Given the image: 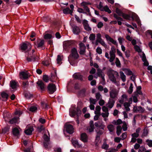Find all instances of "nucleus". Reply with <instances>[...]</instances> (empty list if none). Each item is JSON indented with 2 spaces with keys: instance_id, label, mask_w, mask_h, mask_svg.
I'll list each match as a JSON object with an SVG mask.
<instances>
[{
  "instance_id": "nucleus-19",
  "label": "nucleus",
  "mask_w": 152,
  "mask_h": 152,
  "mask_svg": "<svg viewBox=\"0 0 152 152\" xmlns=\"http://www.w3.org/2000/svg\"><path fill=\"white\" fill-rule=\"evenodd\" d=\"M94 122L93 121H91L89 122V128L88 129V130L91 133L94 131Z\"/></svg>"
},
{
  "instance_id": "nucleus-45",
  "label": "nucleus",
  "mask_w": 152,
  "mask_h": 152,
  "mask_svg": "<svg viewBox=\"0 0 152 152\" xmlns=\"http://www.w3.org/2000/svg\"><path fill=\"white\" fill-rule=\"evenodd\" d=\"M37 129L38 132H41L42 131L44 130L45 128L43 125H41L40 126H38Z\"/></svg>"
},
{
  "instance_id": "nucleus-44",
  "label": "nucleus",
  "mask_w": 152,
  "mask_h": 152,
  "mask_svg": "<svg viewBox=\"0 0 152 152\" xmlns=\"http://www.w3.org/2000/svg\"><path fill=\"white\" fill-rule=\"evenodd\" d=\"M10 129V127L6 126L2 129L3 132L4 133H6L7 132H9Z\"/></svg>"
},
{
  "instance_id": "nucleus-46",
  "label": "nucleus",
  "mask_w": 152,
  "mask_h": 152,
  "mask_svg": "<svg viewBox=\"0 0 152 152\" xmlns=\"http://www.w3.org/2000/svg\"><path fill=\"white\" fill-rule=\"evenodd\" d=\"M89 100L90 103L93 104H95L97 102V100L96 99H94L92 98H90L89 99Z\"/></svg>"
},
{
  "instance_id": "nucleus-50",
  "label": "nucleus",
  "mask_w": 152,
  "mask_h": 152,
  "mask_svg": "<svg viewBox=\"0 0 152 152\" xmlns=\"http://www.w3.org/2000/svg\"><path fill=\"white\" fill-rule=\"evenodd\" d=\"M52 37L51 35L50 34H47L45 35L44 38L45 39H50Z\"/></svg>"
},
{
  "instance_id": "nucleus-55",
  "label": "nucleus",
  "mask_w": 152,
  "mask_h": 152,
  "mask_svg": "<svg viewBox=\"0 0 152 152\" xmlns=\"http://www.w3.org/2000/svg\"><path fill=\"white\" fill-rule=\"evenodd\" d=\"M130 51L129 50H127L125 52V56L127 58H128L130 56Z\"/></svg>"
},
{
  "instance_id": "nucleus-15",
  "label": "nucleus",
  "mask_w": 152,
  "mask_h": 152,
  "mask_svg": "<svg viewBox=\"0 0 152 152\" xmlns=\"http://www.w3.org/2000/svg\"><path fill=\"white\" fill-rule=\"evenodd\" d=\"M45 43V41L44 40H41L39 42H38V41H37V44L36 45V43H35V45L38 48H42V50L44 49L45 48H43V46L44 45Z\"/></svg>"
},
{
  "instance_id": "nucleus-30",
  "label": "nucleus",
  "mask_w": 152,
  "mask_h": 152,
  "mask_svg": "<svg viewBox=\"0 0 152 152\" xmlns=\"http://www.w3.org/2000/svg\"><path fill=\"white\" fill-rule=\"evenodd\" d=\"M86 89L85 88H83L79 91V94L80 96L82 97H84L86 96Z\"/></svg>"
},
{
  "instance_id": "nucleus-41",
  "label": "nucleus",
  "mask_w": 152,
  "mask_h": 152,
  "mask_svg": "<svg viewBox=\"0 0 152 152\" xmlns=\"http://www.w3.org/2000/svg\"><path fill=\"white\" fill-rule=\"evenodd\" d=\"M114 127L113 125L110 124L107 126V128L110 132H112L114 130Z\"/></svg>"
},
{
  "instance_id": "nucleus-21",
  "label": "nucleus",
  "mask_w": 152,
  "mask_h": 152,
  "mask_svg": "<svg viewBox=\"0 0 152 152\" xmlns=\"http://www.w3.org/2000/svg\"><path fill=\"white\" fill-rule=\"evenodd\" d=\"M122 70L124 71L127 75H132V76H135V75L133 74L132 72L129 69L126 68H123Z\"/></svg>"
},
{
  "instance_id": "nucleus-20",
  "label": "nucleus",
  "mask_w": 152,
  "mask_h": 152,
  "mask_svg": "<svg viewBox=\"0 0 152 152\" xmlns=\"http://www.w3.org/2000/svg\"><path fill=\"white\" fill-rule=\"evenodd\" d=\"M71 141L74 147H77V148H80L81 147V145L78 143L77 140L72 139Z\"/></svg>"
},
{
  "instance_id": "nucleus-57",
  "label": "nucleus",
  "mask_w": 152,
  "mask_h": 152,
  "mask_svg": "<svg viewBox=\"0 0 152 152\" xmlns=\"http://www.w3.org/2000/svg\"><path fill=\"white\" fill-rule=\"evenodd\" d=\"M86 48L80 49V50L79 52L80 54V55H84L86 53Z\"/></svg>"
},
{
  "instance_id": "nucleus-25",
  "label": "nucleus",
  "mask_w": 152,
  "mask_h": 152,
  "mask_svg": "<svg viewBox=\"0 0 152 152\" xmlns=\"http://www.w3.org/2000/svg\"><path fill=\"white\" fill-rule=\"evenodd\" d=\"M34 131V129L32 127H30L28 129L25 130L24 131L25 133L27 135H31L33 131Z\"/></svg>"
},
{
  "instance_id": "nucleus-3",
  "label": "nucleus",
  "mask_w": 152,
  "mask_h": 152,
  "mask_svg": "<svg viewBox=\"0 0 152 152\" xmlns=\"http://www.w3.org/2000/svg\"><path fill=\"white\" fill-rule=\"evenodd\" d=\"M115 12L119 16H122L123 18L126 20H134V18L133 16H131L124 13L118 8H117L116 9Z\"/></svg>"
},
{
  "instance_id": "nucleus-48",
  "label": "nucleus",
  "mask_w": 152,
  "mask_h": 152,
  "mask_svg": "<svg viewBox=\"0 0 152 152\" xmlns=\"http://www.w3.org/2000/svg\"><path fill=\"white\" fill-rule=\"evenodd\" d=\"M69 10L70 9L69 7H66V8L63 9V13L65 14H69Z\"/></svg>"
},
{
  "instance_id": "nucleus-2",
  "label": "nucleus",
  "mask_w": 152,
  "mask_h": 152,
  "mask_svg": "<svg viewBox=\"0 0 152 152\" xmlns=\"http://www.w3.org/2000/svg\"><path fill=\"white\" fill-rule=\"evenodd\" d=\"M81 114V111L78 108H76L75 105H72L69 109V115L72 117H74L76 115L77 118L76 121L77 124H79V117L80 116Z\"/></svg>"
},
{
  "instance_id": "nucleus-17",
  "label": "nucleus",
  "mask_w": 152,
  "mask_h": 152,
  "mask_svg": "<svg viewBox=\"0 0 152 152\" xmlns=\"http://www.w3.org/2000/svg\"><path fill=\"white\" fill-rule=\"evenodd\" d=\"M105 37L106 38L107 41H109L112 42L113 44L115 45H117V43L116 41L114 40L111 37L108 35L105 34Z\"/></svg>"
},
{
  "instance_id": "nucleus-13",
  "label": "nucleus",
  "mask_w": 152,
  "mask_h": 152,
  "mask_svg": "<svg viewBox=\"0 0 152 152\" xmlns=\"http://www.w3.org/2000/svg\"><path fill=\"white\" fill-rule=\"evenodd\" d=\"M38 87L41 91H43L45 89V86L44 83L41 80H39L37 83Z\"/></svg>"
},
{
  "instance_id": "nucleus-18",
  "label": "nucleus",
  "mask_w": 152,
  "mask_h": 152,
  "mask_svg": "<svg viewBox=\"0 0 152 152\" xmlns=\"http://www.w3.org/2000/svg\"><path fill=\"white\" fill-rule=\"evenodd\" d=\"M12 132L14 136H17L18 138H19V136L20 134L18 128L16 127L13 128Z\"/></svg>"
},
{
  "instance_id": "nucleus-27",
  "label": "nucleus",
  "mask_w": 152,
  "mask_h": 152,
  "mask_svg": "<svg viewBox=\"0 0 152 152\" xmlns=\"http://www.w3.org/2000/svg\"><path fill=\"white\" fill-rule=\"evenodd\" d=\"M19 118L18 117H14L12 118L10 121L9 122L10 124H16Z\"/></svg>"
},
{
  "instance_id": "nucleus-11",
  "label": "nucleus",
  "mask_w": 152,
  "mask_h": 152,
  "mask_svg": "<svg viewBox=\"0 0 152 152\" xmlns=\"http://www.w3.org/2000/svg\"><path fill=\"white\" fill-rule=\"evenodd\" d=\"M83 24L85 29L86 31H89L91 30V28L89 26L87 20H84L83 22Z\"/></svg>"
},
{
  "instance_id": "nucleus-42",
  "label": "nucleus",
  "mask_w": 152,
  "mask_h": 152,
  "mask_svg": "<svg viewBox=\"0 0 152 152\" xmlns=\"http://www.w3.org/2000/svg\"><path fill=\"white\" fill-rule=\"evenodd\" d=\"M43 79L44 81L47 82L48 80H50L49 77H48L47 75H44L43 76Z\"/></svg>"
},
{
  "instance_id": "nucleus-10",
  "label": "nucleus",
  "mask_w": 152,
  "mask_h": 152,
  "mask_svg": "<svg viewBox=\"0 0 152 152\" xmlns=\"http://www.w3.org/2000/svg\"><path fill=\"white\" fill-rule=\"evenodd\" d=\"M73 44V42L71 40H68L66 41L65 44L63 45L64 49L68 50L69 48L72 47Z\"/></svg>"
},
{
  "instance_id": "nucleus-38",
  "label": "nucleus",
  "mask_w": 152,
  "mask_h": 152,
  "mask_svg": "<svg viewBox=\"0 0 152 152\" xmlns=\"http://www.w3.org/2000/svg\"><path fill=\"white\" fill-rule=\"evenodd\" d=\"M94 113L96 115H95L94 118V121H96L98 119L100 115L101 114L100 113H97L96 111H95Z\"/></svg>"
},
{
  "instance_id": "nucleus-28",
  "label": "nucleus",
  "mask_w": 152,
  "mask_h": 152,
  "mask_svg": "<svg viewBox=\"0 0 152 152\" xmlns=\"http://www.w3.org/2000/svg\"><path fill=\"white\" fill-rule=\"evenodd\" d=\"M99 130L98 132H97V130H96V132L97 134V135H96V140H97L98 138L99 139L100 135L103 133L104 131V130L100 129Z\"/></svg>"
},
{
  "instance_id": "nucleus-14",
  "label": "nucleus",
  "mask_w": 152,
  "mask_h": 152,
  "mask_svg": "<svg viewBox=\"0 0 152 152\" xmlns=\"http://www.w3.org/2000/svg\"><path fill=\"white\" fill-rule=\"evenodd\" d=\"M73 32L74 34L78 35L80 32V30L79 27L76 25L72 26Z\"/></svg>"
},
{
  "instance_id": "nucleus-52",
  "label": "nucleus",
  "mask_w": 152,
  "mask_h": 152,
  "mask_svg": "<svg viewBox=\"0 0 152 152\" xmlns=\"http://www.w3.org/2000/svg\"><path fill=\"white\" fill-rule=\"evenodd\" d=\"M104 10L106 12H108L109 13H110L111 12V11L110 10L108 6H107L104 7Z\"/></svg>"
},
{
  "instance_id": "nucleus-43",
  "label": "nucleus",
  "mask_w": 152,
  "mask_h": 152,
  "mask_svg": "<svg viewBox=\"0 0 152 152\" xmlns=\"http://www.w3.org/2000/svg\"><path fill=\"white\" fill-rule=\"evenodd\" d=\"M90 40L91 41H94L95 39V35L94 34H90L89 37Z\"/></svg>"
},
{
  "instance_id": "nucleus-62",
  "label": "nucleus",
  "mask_w": 152,
  "mask_h": 152,
  "mask_svg": "<svg viewBox=\"0 0 152 152\" xmlns=\"http://www.w3.org/2000/svg\"><path fill=\"white\" fill-rule=\"evenodd\" d=\"M104 126L103 125L102 123L100 125V126L99 127L97 128V129L98 130H104Z\"/></svg>"
},
{
  "instance_id": "nucleus-40",
  "label": "nucleus",
  "mask_w": 152,
  "mask_h": 152,
  "mask_svg": "<svg viewBox=\"0 0 152 152\" xmlns=\"http://www.w3.org/2000/svg\"><path fill=\"white\" fill-rule=\"evenodd\" d=\"M133 91V85L132 83H131L129 88V90L128 91V92L129 94H131L132 93Z\"/></svg>"
},
{
  "instance_id": "nucleus-49",
  "label": "nucleus",
  "mask_w": 152,
  "mask_h": 152,
  "mask_svg": "<svg viewBox=\"0 0 152 152\" xmlns=\"http://www.w3.org/2000/svg\"><path fill=\"white\" fill-rule=\"evenodd\" d=\"M146 142L147 143V145L149 147H152V140L147 139L146 140Z\"/></svg>"
},
{
  "instance_id": "nucleus-63",
  "label": "nucleus",
  "mask_w": 152,
  "mask_h": 152,
  "mask_svg": "<svg viewBox=\"0 0 152 152\" xmlns=\"http://www.w3.org/2000/svg\"><path fill=\"white\" fill-rule=\"evenodd\" d=\"M103 26V24L101 22L98 23L97 25V27L98 28H101Z\"/></svg>"
},
{
  "instance_id": "nucleus-7",
  "label": "nucleus",
  "mask_w": 152,
  "mask_h": 152,
  "mask_svg": "<svg viewBox=\"0 0 152 152\" xmlns=\"http://www.w3.org/2000/svg\"><path fill=\"white\" fill-rule=\"evenodd\" d=\"M66 131L69 134H72L74 132V128L72 125L66 124L65 125Z\"/></svg>"
},
{
  "instance_id": "nucleus-24",
  "label": "nucleus",
  "mask_w": 152,
  "mask_h": 152,
  "mask_svg": "<svg viewBox=\"0 0 152 152\" xmlns=\"http://www.w3.org/2000/svg\"><path fill=\"white\" fill-rule=\"evenodd\" d=\"M73 77L76 79L80 80L81 81L83 80V76L80 74L75 73L73 75Z\"/></svg>"
},
{
  "instance_id": "nucleus-29",
  "label": "nucleus",
  "mask_w": 152,
  "mask_h": 152,
  "mask_svg": "<svg viewBox=\"0 0 152 152\" xmlns=\"http://www.w3.org/2000/svg\"><path fill=\"white\" fill-rule=\"evenodd\" d=\"M116 133L118 136H119L121 132L122 128L121 126H118L116 127Z\"/></svg>"
},
{
  "instance_id": "nucleus-51",
  "label": "nucleus",
  "mask_w": 152,
  "mask_h": 152,
  "mask_svg": "<svg viewBox=\"0 0 152 152\" xmlns=\"http://www.w3.org/2000/svg\"><path fill=\"white\" fill-rule=\"evenodd\" d=\"M29 83L28 81H23L22 82V85L24 88H26L27 87V86L28 85Z\"/></svg>"
},
{
  "instance_id": "nucleus-54",
  "label": "nucleus",
  "mask_w": 152,
  "mask_h": 152,
  "mask_svg": "<svg viewBox=\"0 0 152 152\" xmlns=\"http://www.w3.org/2000/svg\"><path fill=\"white\" fill-rule=\"evenodd\" d=\"M25 97L27 99H30L33 96L32 95L28 93H25L24 95Z\"/></svg>"
},
{
  "instance_id": "nucleus-32",
  "label": "nucleus",
  "mask_w": 152,
  "mask_h": 152,
  "mask_svg": "<svg viewBox=\"0 0 152 152\" xmlns=\"http://www.w3.org/2000/svg\"><path fill=\"white\" fill-rule=\"evenodd\" d=\"M10 86L12 89H14L16 88L17 83L15 81H11L10 82Z\"/></svg>"
},
{
  "instance_id": "nucleus-53",
  "label": "nucleus",
  "mask_w": 152,
  "mask_h": 152,
  "mask_svg": "<svg viewBox=\"0 0 152 152\" xmlns=\"http://www.w3.org/2000/svg\"><path fill=\"white\" fill-rule=\"evenodd\" d=\"M120 137L122 140L125 139L126 137V133L125 132L122 133Z\"/></svg>"
},
{
  "instance_id": "nucleus-22",
  "label": "nucleus",
  "mask_w": 152,
  "mask_h": 152,
  "mask_svg": "<svg viewBox=\"0 0 152 152\" xmlns=\"http://www.w3.org/2000/svg\"><path fill=\"white\" fill-rule=\"evenodd\" d=\"M81 140L84 142L88 141V137L87 134L85 133H82L80 136Z\"/></svg>"
},
{
  "instance_id": "nucleus-64",
  "label": "nucleus",
  "mask_w": 152,
  "mask_h": 152,
  "mask_svg": "<svg viewBox=\"0 0 152 152\" xmlns=\"http://www.w3.org/2000/svg\"><path fill=\"white\" fill-rule=\"evenodd\" d=\"M102 122L100 121H98V122H95L94 124L95 125L96 127L98 128L99 127L101 124H102Z\"/></svg>"
},
{
  "instance_id": "nucleus-36",
  "label": "nucleus",
  "mask_w": 152,
  "mask_h": 152,
  "mask_svg": "<svg viewBox=\"0 0 152 152\" xmlns=\"http://www.w3.org/2000/svg\"><path fill=\"white\" fill-rule=\"evenodd\" d=\"M37 109V107L34 106H31L29 108V110L33 112H36Z\"/></svg>"
},
{
  "instance_id": "nucleus-60",
  "label": "nucleus",
  "mask_w": 152,
  "mask_h": 152,
  "mask_svg": "<svg viewBox=\"0 0 152 152\" xmlns=\"http://www.w3.org/2000/svg\"><path fill=\"white\" fill-rule=\"evenodd\" d=\"M99 43L104 47L107 46V45L105 44L104 42L102 39L99 41Z\"/></svg>"
},
{
  "instance_id": "nucleus-1",
  "label": "nucleus",
  "mask_w": 152,
  "mask_h": 152,
  "mask_svg": "<svg viewBox=\"0 0 152 152\" xmlns=\"http://www.w3.org/2000/svg\"><path fill=\"white\" fill-rule=\"evenodd\" d=\"M79 57V55L77 49L75 48H72L71 53L68 57V61L70 64L74 66H76L77 63V60Z\"/></svg>"
},
{
  "instance_id": "nucleus-33",
  "label": "nucleus",
  "mask_w": 152,
  "mask_h": 152,
  "mask_svg": "<svg viewBox=\"0 0 152 152\" xmlns=\"http://www.w3.org/2000/svg\"><path fill=\"white\" fill-rule=\"evenodd\" d=\"M103 72L102 70L99 69H98L97 70L96 74L97 76L100 77L103 75Z\"/></svg>"
},
{
  "instance_id": "nucleus-16",
  "label": "nucleus",
  "mask_w": 152,
  "mask_h": 152,
  "mask_svg": "<svg viewBox=\"0 0 152 152\" xmlns=\"http://www.w3.org/2000/svg\"><path fill=\"white\" fill-rule=\"evenodd\" d=\"M1 96L2 98L1 99L0 98L1 100L4 102H6L7 100L9 97V95L7 93L4 92H2L1 94Z\"/></svg>"
},
{
  "instance_id": "nucleus-4",
  "label": "nucleus",
  "mask_w": 152,
  "mask_h": 152,
  "mask_svg": "<svg viewBox=\"0 0 152 152\" xmlns=\"http://www.w3.org/2000/svg\"><path fill=\"white\" fill-rule=\"evenodd\" d=\"M35 50L34 49L32 50V54L28 53V56L26 57V60L28 62H33L37 61L39 60V58L37 56H35Z\"/></svg>"
},
{
  "instance_id": "nucleus-5",
  "label": "nucleus",
  "mask_w": 152,
  "mask_h": 152,
  "mask_svg": "<svg viewBox=\"0 0 152 152\" xmlns=\"http://www.w3.org/2000/svg\"><path fill=\"white\" fill-rule=\"evenodd\" d=\"M43 138L44 140L43 142L44 146L45 148L47 149L48 148V146H49V145L50 144V137L47 134H45L43 135Z\"/></svg>"
},
{
  "instance_id": "nucleus-23",
  "label": "nucleus",
  "mask_w": 152,
  "mask_h": 152,
  "mask_svg": "<svg viewBox=\"0 0 152 152\" xmlns=\"http://www.w3.org/2000/svg\"><path fill=\"white\" fill-rule=\"evenodd\" d=\"M118 95V93L115 90H112L110 92V97L112 99H115Z\"/></svg>"
},
{
  "instance_id": "nucleus-47",
  "label": "nucleus",
  "mask_w": 152,
  "mask_h": 152,
  "mask_svg": "<svg viewBox=\"0 0 152 152\" xmlns=\"http://www.w3.org/2000/svg\"><path fill=\"white\" fill-rule=\"evenodd\" d=\"M138 112L140 113H143L145 111V109L144 108L141 106L138 107Z\"/></svg>"
},
{
  "instance_id": "nucleus-39",
  "label": "nucleus",
  "mask_w": 152,
  "mask_h": 152,
  "mask_svg": "<svg viewBox=\"0 0 152 152\" xmlns=\"http://www.w3.org/2000/svg\"><path fill=\"white\" fill-rule=\"evenodd\" d=\"M115 64L116 66L118 67H121V64L119 59L117 58H116Z\"/></svg>"
},
{
  "instance_id": "nucleus-56",
  "label": "nucleus",
  "mask_w": 152,
  "mask_h": 152,
  "mask_svg": "<svg viewBox=\"0 0 152 152\" xmlns=\"http://www.w3.org/2000/svg\"><path fill=\"white\" fill-rule=\"evenodd\" d=\"M123 126H122V128L123 129V130L124 131H126L127 129L126 123V122L124 121L123 123Z\"/></svg>"
},
{
  "instance_id": "nucleus-61",
  "label": "nucleus",
  "mask_w": 152,
  "mask_h": 152,
  "mask_svg": "<svg viewBox=\"0 0 152 152\" xmlns=\"http://www.w3.org/2000/svg\"><path fill=\"white\" fill-rule=\"evenodd\" d=\"M62 59L61 58V57L60 55H58L57 56V63L60 64V62L62 61Z\"/></svg>"
},
{
  "instance_id": "nucleus-58",
  "label": "nucleus",
  "mask_w": 152,
  "mask_h": 152,
  "mask_svg": "<svg viewBox=\"0 0 152 152\" xmlns=\"http://www.w3.org/2000/svg\"><path fill=\"white\" fill-rule=\"evenodd\" d=\"M96 52L99 54H101L102 53V49L99 47H98L96 49Z\"/></svg>"
},
{
  "instance_id": "nucleus-8",
  "label": "nucleus",
  "mask_w": 152,
  "mask_h": 152,
  "mask_svg": "<svg viewBox=\"0 0 152 152\" xmlns=\"http://www.w3.org/2000/svg\"><path fill=\"white\" fill-rule=\"evenodd\" d=\"M31 47V45L28 42H23L20 45V50H21L22 51H25L28 48V47L30 48Z\"/></svg>"
},
{
  "instance_id": "nucleus-31",
  "label": "nucleus",
  "mask_w": 152,
  "mask_h": 152,
  "mask_svg": "<svg viewBox=\"0 0 152 152\" xmlns=\"http://www.w3.org/2000/svg\"><path fill=\"white\" fill-rule=\"evenodd\" d=\"M56 77V71H55L54 74H53L52 73H51L50 76H49L50 80L51 81L53 82V81L52 80L55 79V78Z\"/></svg>"
},
{
  "instance_id": "nucleus-12",
  "label": "nucleus",
  "mask_w": 152,
  "mask_h": 152,
  "mask_svg": "<svg viewBox=\"0 0 152 152\" xmlns=\"http://www.w3.org/2000/svg\"><path fill=\"white\" fill-rule=\"evenodd\" d=\"M19 76L20 78L23 80L27 79L28 78L27 74L24 71L20 72Z\"/></svg>"
},
{
  "instance_id": "nucleus-26",
  "label": "nucleus",
  "mask_w": 152,
  "mask_h": 152,
  "mask_svg": "<svg viewBox=\"0 0 152 152\" xmlns=\"http://www.w3.org/2000/svg\"><path fill=\"white\" fill-rule=\"evenodd\" d=\"M115 103V101L113 99H110L108 103V107L109 108H111L114 106Z\"/></svg>"
},
{
  "instance_id": "nucleus-35",
  "label": "nucleus",
  "mask_w": 152,
  "mask_h": 152,
  "mask_svg": "<svg viewBox=\"0 0 152 152\" xmlns=\"http://www.w3.org/2000/svg\"><path fill=\"white\" fill-rule=\"evenodd\" d=\"M120 74L121 75V78L123 82H124L126 81V76L124 75V73L122 71L120 72Z\"/></svg>"
},
{
  "instance_id": "nucleus-37",
  "label": "nucleus",
  "mask_w": 152,
  "mask_h": 152,
  "mask_svg": "<svg viewBox=\"0 0 152 152\" xmlns=\"http://www.w3.org/2000/svg\"><path fill=\"white\" fill-rule=\"evenodd\" d=\"M109 147V145L107 144L106 142H104L103 145H102V148L106 150L108 149Z\"/></svg>"
},
{
  "instance_id": "nucleus-34",
  "label": "nucleus",
  "mask_w": 152,
  "mask_h": 152,
  "mask_svg": "<svg viewBox=\"0 0 152 152\" xmlns=\"http://www.w3.org/2000/svg\"><path fill=\"white\" fill-rule=\"evenodd\" d=\"M41 104L43 108L44 109H48L49 107V105L47 104L45 102H41Z\"/></svg>"
},
{
  "instance_id": "nucleus-9",
  "label": "nucleus",
  "mask_w": 152,
  "mask_h": 152,
  "mask_svg": "<svg viewBox=\"0 0 152 152\" xmlns=\"http://www.w3.org/2000/svg\"><path fill=\"white\" fill-rule=\"evenodd\" d=\"M113 71L111 69H109L108 72V73L110 74L109 75V77L110 80L112 81L113 83H117L116 78L114 74L112 73V71Z\"/></svg>"
},
{
  "instance_id": "nucleus-6",
  "label": "nucleus",
  "mask_w": 152,
  "mask_h": 152,
  "mask_svg": "<svg viewBox=\"0 0 152 152\" xmlns=\"http://www.w3.org/2000/svg\"><path fill=\"white\" fill-rule=\"evenodd\" d=\"M47 89L49 93L51 94H53L56 91V88L55 84L50 83L48 86Z\"/></svg>"
},
{
  "instance_id": "nucleus-59",
  "label": "nucleus",
  "mask_w": 152,
  "mask_h": 152,
  "mask_svg": "<svg viewBox=\"0 0 152 152\" xmlns=\"http://www.w3.org/2000/svg\"><path fill=\"white\" fill-rule=\"evenodd\" d=\"M102 35L100 33H98L96 34V39L98 40L99 41L100 40L102 39L101 38Z\"/></svg>"
}]
</instances>
